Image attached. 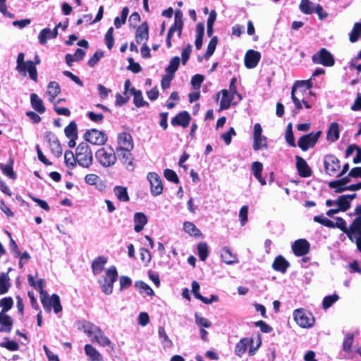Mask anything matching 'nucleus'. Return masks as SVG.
<instances>
[{
	"instance_id": "1",
	"label": "nucleus",
	"mask_w": 361,
	"mask_h": 361,
	"mask_svg": "<svg viewBox=\"0 0 361 361\" xmlns=\"http://www.w3.org/2000/svg\"><path fill=\"white\" fill-rule=\"evenodd\" d=\"M81 329L84 333L90 338L91 341L97 343L102 347H110L114 349L113 344L110 339L105 335L100 327L95 324L84 322L82 324Z\"/></svg>"
},
{
	"instance_id": "2",
	"label": "nucleus",
	"mask_w": 361,
	"mask_h": 361,
	"mask_svg": "<svg viewBox=\"0 0 361 361\" xmlns=\"http://www.w3.org/2000/svg\"><path fill=\"white\" fill-rule=\"evenodd\" d=\"M355 212L357 216L354 219L353 222L349 226H347L345 221L341 217H337L336 221L334 222V228H338L345 233L350 241L353 242L355 239L356 234L360 228L361 224V205L357 206Z\"/></svg>"
},
{
	"instance_id": "3",
	"label": "nucleus",
	"mask_w": 361,
	"mask_h": 361,
	"mask_svg": "<svg viewBox=\"0 0 361 361\" xmlns=\"http://www.w3.org/2000/svg\"><path fill=\"white\" fill-rule=\"evenodd\" d=\"M77 164L82 168H89L93 163V154L90 147L82 142L75 149Z\"/></svg>"
},
{
	"instance_id": "4",
	"label": "nucleus",
	"mask_w": 361,
	"mask_h": 361,
	"mask_svg": "<svg viewBox=\"0 0 361 361\" xmlns=\"http://www.w3.org/2000/svg\"><path fill=\"white\" fill-rule=\"evenodd\" d=\"M25 54L21 52L19 53L16 60V70L25 75L27 73L30 78L35 82L37 81V71L32 61H24Z\"/></svg>"
},
{
	"instance_id": "5",
	"label": "nucleus",
	"mask_w": 361,
	"mask_h": 361,
	"mask_svg": "<svg viewBox=\"0 0 361 361\" xmlns=\"http://www.w3.org/2000/svg\"><path fill=\"white\" fill-rule=\"evenodd\" d=\"M95 157L97 161L105 168L114 166L117 160L114 149L111 147L99 148L95 153Z\"/></svg>"
},
{
	"instance_id": "6",
	"label": "nucleus",
	"mask_w": 361,
	"mask_h": 361,
	"mask_svg": "<svg viewBox=\"0 0 361 361\" xmlns=\"http://www.w3.org/2000/svg\"><path fill=\"white\" fill-rule=\"evenodd\" d=\"M312 87L310 80H297L292 87L291 90V99L294 103L295 108L300 110L302 105L300 103V94L306 90H310Z\"/></svg>"
},
{
	"instance_id": "7",
	"label": "nucleus",
	"mask_w": 361,
	"mask_h": 361,
	"mask_svg": "<svg viewBox=\"0 0 361 361\" xmlns=\"http://www.w3.org/2000/svg\"><path fill=\"white\" fill-rule=\"evenodd\" d=\"M183 27V13L181 11H177L175 13V16H174V23L169 29L167 35H166V46L168 48L171 47V46H172L171 40H172L173 37L175 35H176V36L178 38L181 37Z\"/></svg>"
},
{
	"instance_id": "8",
	"label": "nucleus",
	"mask_w": 361,
	"mask_h": 361,
	"mask_svg": "<svg viewBox=\"0 0 361 361\" xmlns=\"http://www.w3.org/2000/svg\"><path fill=\"white\" fill-rule=\"evenodd\" d=\"M118 277L115 267H111L105 271V276L99 280V283L103 293L110 295L113 291L114 283Z\"/></svg>"
},
{
	"instance_id": "9",
	"label": "nucleus",
	"mask_w": 361,
	"mask_h": 361,
	"mask_svg": "<svg viewBox=\"0 0 361 361\" xmlns=\"http://www.w3.org/2000/svg\"><path fill=\"white\" fill-rule=\"evenodd\" d=\"M294 321L301 328L308 329L313 326L314 318L312 314L305 309L295 310L293 312Z\"/></svg>"
},
{
	"instance_id": "10",
	"label": "nucleus",
	"mask_w": 361,
	"mask_h": 361,
	"mask_svg": "<svg viewBox=\"0 0 361 361\" xmlns=\"http://www.w3.org/2000/svg\"><path fill=\"white\" fill-rule=\"evenodd\" d=\"M267 138L262 135V128L259 123H255L253 127V145L252 148L255 151L267 149Z\"/></svg>"
},
{
	"instance_id": "11",
	"label": "nucleus",
	"mask_w": 361,
	"mask_h": 361,
	"mask_svg": "<svg viewBox=\"0 0 361 361\" xmlns=\"http://www.w3.org/2000/svg\"><path fill=\"white\" fill-rule=\"evenodd\" d=\"M349 182V177H345L341 179L330 182L329 185L330 188H334L336 192H341L345 190L355 191L361 189V182L357 184L347 185Z\"/></svg>"
},
{
	"instance_id": "12",
	"label": "nucleus",
	"mask_w": 361,
	"mask_h": 361,
	"mask_svg": "<svg viewBox=\"0 0 361 361\" xmlns=\"http://www.w3.org/2000/svg\"><path fill=\"white\" fill-rule=\"evenodd\" d=\"M41 302L46 311L49 312L51 311V307H53L54 312L57 314L62 310L60 298L56 294L52 295L51 297H49L48 294L42 295L41 296Z\"/></svg>"
},
{
	"instance_id": "13",
	"label": "nucleus",
	"mask_w": 361,
	"mask_h": 361,
	"mask_svg": "<svg viewBox=\"0 0 361 361\" xmlns=\"http://www.w3.org/2000/svg\"><path fill=\"white\" fill-rule=\"evenodd\" d=\"M84 137L87 142L94 145H103L107 140L106 135L104 132L97 129L87 130Z\"/></svg>"
},
{
	"instance_id": "14",
	"label": "nucleus",
	"mask_w": 361,
	"mask_h": 361,
	"mask_svg": "<svg viewBox=\"0 0 361 361\" xmlns=\"http://www.w3.org/2000/svg\"><path fill=\"white\" fill-rule=\"evenodd\" d=\"M312 61L317 64L324 66H332L334 64V59L332 54L325 48L321 49L312 56Z\"/></svg>"
},
{
	"instance_id": "15",
	"label": "nucleus",
	"mask_w": 361,
	"mask_h": 361,
	"mask_svg": "<svg viewBox=\"0 0 361 361\" xmlns=\"http://www.w3.org/2000/svg\"><path fill=\"white\" fill-rule=\"evenodd\" d=\"M147 179L150 184V192L153 196H157L163 192V184L160 176L155 172H149Z\"/></svg>"
},
{
	"instance_id": "16",
	"label": "nucleus",
	"mask_w": 361,
	"mask_h": 361,
	"mask_svg": "<svg viewBox=\"0 0 361 361\" xmlns=\"http://www.w3.org/2000/svg\"><path fill=\"white\" fill-rule=\"evenodd\" d=\"M321 134L322 132L318 131L317 133H310L302 136L298 141L299 147H300L303 151H307L309 148L314 147Z\"/></svg>"
},
{
	"instance_id": "17",
	"label": "nucleus",
	"mask_w": 361,
	"mask_h": 361,
	"mask_svg": "<svg viewBox=\"0 0 361 361\" xmlns=\"http://www.w3.org/2000/svg\"><path fill=\"white\" fill-rule=\"evenodd\" d=\"M117 150L132 151L134 147L133 139L131 135L126 132L120 133L118 135Z\"/></svg>"
},
{
	"instance_id": "18",
	"label": "nucleus",
	"mask_w": 361,
	"mask_h": 361,
	"mask_svg": "<svg viewBox=\"0 0 361 361\" xmlns=\"http://www.w3.org/2000/svg\"><path fill=\"white\" fill-rule=\"evenodd\" d=\"M324 163L326 173L331 176L335 174L340 169L339 160L333 155L326 156Z\"/></svg>"
},
{
	"instance_id": "19",
	"label": "nucleus",
	"mask_w": 361,
	"mask_h": 361,
	"mask_svg": "<svg viewBox=\"0 0 361 361\" xmlns=\"http://www.w3.org/2000/svg\"><path fill=\"white\" fill-rule=\"evenodd\" d=\"M221 94V97L220 99V109L219 110L227 109L230 107L232 104V101L234 98L235 94H233L229 92L228 90H222L216 94L217 99H219Z\"/></svg>"
},
{
	"instance_id": "20",
	"label": "nucleus",
	"mask_w": 361,
	"mask_h": 361,
	"mask_svg": "<svg viewBox=\"0 0 361 361\" xmlns=\"http://www.w3.org/2000/svg\"><path fill=\"white\" fill-rule=\"evenodd\" d=\"M45 138L49 144L51 152L56 157H60L62 154V148L56 136L51 132H47L45 134Z\"/></svg>"
},
{
	"instance_id": "21",
	"label": "nucleus",
	"mask_w": 361,
	"mask_h": 361,
	"mask_svg": "<svg viewBox=\"0 0 361 361\" xmlns=\"http://www.w3.org/2000/svg\"><path fill=\"white\" fill-rule=\"evenodd\" d=\"M61 26V23L57 24L54 30L49 28H44L41 30L38 35L39 42L41 44H45L48 39H54L58 35V29Z\"/></svg>"
},
{
	"instance_id": "22",
	"label": "nucleus",
	"mask_w": 361,
	"mask_h": 361,
	"mask_svg": "<svg viewBox=\"0 0 361 361\" xmlns=\"http://www.w3.org/2000/svg\"><path fill=\"white\" fill-rule=\"evenodd\" d=\"M260 59L261 54L259 51L248 50L245 56V66L247 68H253L257 66Z\"/></svg>"
},
{
	"instance_id": "23",
	"label": "nucleus",
	"mask_w": 361,
	"mask_h": 361,
	"mask_svg": "<svg viewBox=\"0 0 361 361\" xmlns=\"http://www.w3.org/2000/svg\"><path fill=\"white\" fill-rule=\"evenodd\" d=\"M66 136L69 139L68 146L73 147L75 145V140L78 138L77 125L75 121H71L64 129Z\"/></svg>"
},
{
	"instance_id": "24",
	"label": "nucleus",
	"mask_w": 361,
	"mask_h": 361,
	"mask_svg": "<svg viewBox=\"0 0 361 361\" xmlns=\"http://www.w3.org/2000/svg\"><path fill=\"white\" fill-rule=\"evenodd\" d=\"M310 249V244L305 239H299L293 244L292 250L295 255L302 256L307 254Z\"/></svg>"
},
{
	"instance_id": "25",
	"label": "nucleus",
	"mask_w": 361,
	"mask_h": 361,
	"mask_svg": "<svg viewBox=\"0 0 361 361\" xmlns=\"http://www.w3.org/2000/svg\"><path fill=\"white\" fill-rule=\"evenodd\" d=\"M84 350L88 361H105L102 353L92 345L85 344Z\"/></svg>"
},
{
	"instance_id": "26",
	"label": "nucleus",
	"mask_w": 361,
	"mask_h": 361,
	"mask_svg": "<svg viewBox=\"0 0 361 361\" xmlns=\"http://www.w3.org/2000/svg\"><path fill=\"white\" fill-rule=\"evenodd\" d=\"M120 156V159L123 165H125L126 169L128 171H133L134 169V157L131 153V151L128 150H117Z\"/></svg>"
},
{
	"instance_id": "27",
	"label": "nucleus",
	"mask_w": 361,
	"mask_h": 361,
	"mask_svg": "<svg viewBox=\"0 0 361 361\" xmlns=\"http://www.w3.org/2000/svg\"><path fill=\"white\" fill-rule=\"evenodd\" d=\"M149 38V27L147 23H142L136 30L135 39L137 43L145 44Z\"/></svg>"
},
{
	"instance_id": "28",
	"label": "nucleus",
	"mask_w": 361,
	"mask_h": 361,
	"mask_svg": "<svg viewBox=\"0 0 361 361\" xmlns=\"http://www.w3.org/2000/svg\"><path fill=\"white\" fill-rule=\"evenodd\" d=\"M296 167L298 173L302 177H309L312 174V171L306 161L300 157H296Z\"/></svg>"
},
{
	"instance_id": "29",
	"label": "nucleus",
	"mask_w": 361,
	"mask_h": 361,
	"mask_svg": "<svg viewBox=\"0 0 361 361\" xmlns=\"http://www.w3.org/2000/svg\"><path fill=\"white\" fill-rule=\"evenodd\" d=\"M356 197V194L341 195L336 200L335 204L342 212L348 210L350 207V202Z\"/></svg>"
},
{
	"instance_id": "30",
	"label": "nucleus",
	"mask_w": 361,
	"mask_h": 361,
	"mask_svg": "<svg viewBox=\"0 0 361 361\" xmlns=\"http://www.w3.org/2000/svg\"><path fill=\"white\" fill-rule=\"evenodd\" d=\"M61 88L59 84L56 81L49 82L46 91V96L50 102H53L56 97L60 94Z\"/></svg>"
},
{
	"instance_id": "31",
	"label": "nucleus",
	"mask_w": 361,
	"mask_h": 361,
	"mask_svg": "<svg viewBox=\"0 0 361 361\" xmlns=\"http://www.w3.org/2000/svg\"><path fill=\"white\" fill-rule=\"evenodd\" d=\"M190 116L187 111H182L171 120V125L187 127L190 123Z\"/></svg>"
},
{
	"instance_id": "32",
	"label": "nucleus",
	"mask_w": 361,
	"mask_h": 361,
	"mask_svg": "<svg viewBox=\"0 0 361 361\" xmlns=\"http://www.w3.org/2000/svg\"><path fill=\"white\" fill-rule=\"evenodd\" d=\"M221 257L227 264H232L238 262L236 255L233 254L227 247L222 248L221 251Z\"/></svg>"
},
{
	"instance_id": "33",
	"label": "nucleus",
	"mask_w": 361,
	"mask_h": 361,
	"mask_svg": "<svg viewBox=\"0 0 361 361\" xmlns=\"http://www.w3.org/2000/svg\"><path fill=\"white\" fill-rule=\"evenodd\" d=\"M135 227L134 229L137 233H140L147 223V218L145 214L142 212L135 213L134 215Z\"/></svg>"
},
{
	"instance_id": "34",
	"label": "nucleus",
	"mask_w": 361,
	"mask_h": 361,
	"mask_svg": "<svg viewBox=\"0 0 361 361\" xmlns=\"http://www.w3.org/2000/svg\"><path fill=\"white\" fill-rule=\"evenodd\" d=\"M30 104L32 107L38 113L43 114L46 109L44 106L42 100L35 93L30 94Z\"/></svg>"
},
{
	"instance_id": "35",
	"label": "nucleus",
	"mask_w": 361,
	"mask_h": 361,
	"mask_svg": "<svg viewBox=\"0 0 361 361\" xmlns=\"http://www.w3.org/2000/svg\"><path fill=\"white\" fill-rule=\"evenodd\" d=\"M183 230L190 236L200 238L202 235L200 230L191 221H185L183 223Z\"/></svg>"
},
{
	"instance_id": "36",
	"label": "nucleus",
	"mask_w": 361,
	"mask_h": 361,
	"mask_svg": "<svg viewBox=\"0 0 361 361\" xmlns=\"http://www.w3.org/2000/svg\"><path fill=\"white\" fill-rule=\"evenodd\" d=\"M289 266L288 261L279 255L276 257L273 262L272 267L274 270L284 273Z\"/></svg>"
},
{
	"instance_id": "37",
	"label": "nucleus",
	"mask_w": 361,
	"mask_h": 361,
	"mask_svg": "<svg viewBox=\"0 0 361 361\" xmlns=\"http://www.w3.org/2000/svg\"><path fill=\"white\" fill-rule=\"evenodd\" d=\"M12 324V319L4 312H0V331H10Z\"/></svg>"
},
{
	"instance_id": "38",
	"label": "nucleus",
	"mask_w": 361,
	"mask_h": 361,
	"mask_svg": "<svg viewBox=\"0 0 361 361\" xmlns=\"http://www.w3.org/2000/svg\"><path fill=\"white\" fill-rule=\"evenodd\" d=\"M107 262V258L105 257H99L96 258L92 263V268L94 274H99L104 269Z\"/></svg>"
},
{
	"instance_id": "39",
	"label": "nucleus",
	"mask_w": 361,
	"mask_h": 361,
	"mask_svg": "<svg viewBox=\"0 0 361 361\" xmlns=\"http://www.w3.org/2000/svg\"><path fill=\"white\" fill-rule=\"evenodd\" d=\"M339 133L338 123L336 122L331 123L326 135L327 140L331 142L336 141L339 138Z\"/></svg>"
},
{
	"instance_id": "40",
	"label": "nucleus",
	"mask_w": 361,
	"mask_h": 361,
	"mask_svg": "<svg viewBox=\"0 0 361 361\" xmlns=\"http://www.w3.org/2000/svg\"><path fill=\"white\" fill-rule=\"evenodd\" d=\"M252 340H250L249 338H242L238 343H236L235 347V353L241 357L246 351L247 346L252 343Z\"/></svg>"
},
{
	"instance_id": "41",
	"label": "nucleus",
	"mask_w": 361,
	"mask_h": 361,
	"mask_svg": "<svg viewBox=\"0 0 361 361\" xmlns=\"http://www.w3.org/2000/svg\"><path fill=\"white\" fill-rule=\"evenodd\" d=\"M263 165L261 162L255 161L252 164V170L255 177L260 182L262 185H266V180L262 176Z\"/></svg>"
},
{
	"instance_id": "42",
	"label": "nucleus",
	"mask_w": 361,
	"mask_h": 361,
	"mask_svg": "<svg viewBox=\"0 0 361 361\" xmlns=\"http://www.w3.org/2000/svg\"><path fill=\"white\" fill-rule=\"evenodd\" d=\"M130 92L133 94V103L137 107H142L147 105V102L143 99L142 92L140 90H137L134 87H132L130 89Z\"/></svg>"
},
{
	"instance_id": "43",
	"label": "nucleus",
	"mask_w": 361,
	"mask_h": 361,
	"mask_svg": "<svg viewBox=\"0 0 361 361\" xmlns=\"http://www.w3.org/2000/svg\"><path fill=\"white\" fill-rule=\"evenodd\" d=\"M158 335L159 338L161 339V344L165 349L170 348L172 347L173 343L171 340L169 338L168 335L166 334L164 327H159Z\"/></svg>"
},
{
	"instance_id": "44",
	"label": "nucleus",
	"mask_w": 361,
	"mask_h": 361,
	"mask_svg": "<svg viewBox=\"0 0 361 361\" xmlns=\"http://www.w3.org/2000/svg\"><path fill=\"white\" fill-rule=\"evenodd\" d=\"M316 4L310 0H301L300 4V10L304 14H312L314 12Z\"/></svg>"
},
{
	"instance_id": "45",
	"label": "nucleus",
	"mask_w": 361,
	"mask_h": 361,
	"mask_svg": "<svg viewBox=\"0 0 361 361\" xmlns=\"http://www.w3.org/2000/svg\"><path fill=\"white\" fill-rule=\"evenodd\" d=\"M115 195L120 201L128 202L129 196L127 192V188L122 186H116L114 188Z\"/></svg>"
},
{
	"instance_id": "46",
	"label": "nucleus",
	"mask_w": 361,
	"mask_h": 361,
	"mask_svg": "<svg viewBox=\"0 0 361 361\" xmlns=\"http://www.w3.org/2000/svg\"><path fill=\"white\" fill-rule=\"evenodd\" d=\"M135 286L140 290V293H145L149 296H153L154 292L152 288L142 281H138L135 283Z\"/></svg>"
},
{
	"instance_id": "47",
	"label": "nucleus",
	"mask_w": 361,
	"mask_h": 361,
	"mask_svg": "<svg viewBox=\"0 0 361 361\" xmlns=\"http://www.w3.org/2000/svg\"><path fill=\"white\" fill-rule=\"evenodd\" d=\"M360 37H361V23H355L349 35V39L354 43L358 40Z\"/></svg>"
},
{
	"instance_id": "48",
	"label": "nucleus",
	"mask_w": 361,
	"mask_h": 361,
	"mask_svg": "<svg viewBox=\"0 0 361 361\" xmlns=\"http://www.w3.org/2000/svg\"><path fill=\"white\" fill-rule=\"evenodd\" d=\"M180 59L178 56L173 57L169 66L166 68V72L169 74L174 75L175 72L178 70Z\"/></svg>"
},
{
	"instance_id": "49",
	"label": "nucleus",
	"mask_w": 361,
	"mask_h": 361,
	"mask_svg": "<svg viewBox=\"0 0 361 361\" xmlns=\"http://www.w3.org/2000/svg\"><path fill=\"white\" fill-rule=\"evenodd\" d=\"M10 287L9 278L8 274L0 275V295L6 293Z\"/></svg>"
},
{
	"instance_id": "50",
	"label": "nucleus",
	"mask_w": 361,
	"mask_h": 361,
	"mask_svg": "<svg viewBox=\"0 0 361 361\" xmlns=\"http://www.w3.org/2000/svg\"><path fill=\"white\" fill-rule=\"evenodd\" d=\"M195 322L200 329L209 328L212 326V323L208 319L202 317L198 313L195 314Z\"/></svg>"
},
{
	"instance_id": "51",
	"label": "nucleus",
	"mask_w": 361,
	"mask_h": 361,
	"mask_svg": "<svg viewBox=\"0 0 361 361\" xmlns=\"http://www.w3.org/2000/svg\"><path fill=\"white\" fill-rule=\"evenodd\" d=\"M64 160L67 166L73 168L76 161V153H73L72 151H66L64 154Z\"/></svg>"
},
{
	"instance_id": "52",
	"label": "nucleus",
	"mask_w": 361,
	"mask_h": 361,
	"mask_svg": "<svg viewBox=\"0 0 361 361\" xmlns=\"http://www.w3.org/2000/svg\"><path fill=\"white\" fill-rule=\"evenodd\" d=\"M129 13V9L128 7H124L121 11V16L116 17L114 19V25L116 28H119L122 25L126 23L127 16Z\"/></svg>"
},
{
	"instance_id": "53",
	"label": "nucleus",
	"mask_w": 361,
	"mask_h": 361,
	"mask_svg": "<svg viewBox=\"0 0 361 361\" xmlns=\"http://www.w3.org/2000/svg\"><path fill=\"white\" fill-rule=\"evenodd\" d=\"M192 292L194 294L195 297L198 300H201L202 302H208L207 298L203 297L200 293V284L197 281H193L192 282Z\"/></svg>"
},
{
	"instance_id": "54",
	"label": "nucleus",
	"mask_w": 361,
	"mask_h": 361,
	"mask_svg": "<svg viewBox=\"0 0 361 361\" xmlns=\"http://www.w3.org/2000/svg\"><path fill=\"white\" fill-rule=\"evenodd\" d=\"M339 297L337 294L326 296L322 302V306L324 310L329 308L334 302L338 300Z\"/></svg>"
},
{
	"instance_id": "55",
	"label": "nucleus",
	"mask_w": 361,
	"mask_h": 361,
	"mask_svg": "<svg viewBox=\"0 0 361 361\" xmlns=\"http://www.w3.org/2000/svg\"><path fill=\"white\" fill-rule=\"evenodd\" d=\"M198 255L202 261H204L208 256V246L206 243H200L197 245Z\"/></svg>"
},
{
	"instance_id": "56",
	"label": "nucleus",
	"mask_w": 361,
	"mask_h": 361,
	"mask_svg": "<svg viewBox=\"0 0 361 361\" xmlns=\"http://www.w3.org/2000/svg\"><path fill=\"white\" fill-rule=\"evenodd\" d=\"M12 164L13 161L11 160L10 164L5 165L1 164H0V168L6 176L14 180L16 179V174L13 171Z\"/></svg>"
},
{
	"instance_id": "57",
	"label": "nucleus",
	"mask_w": 361,
	"mask_h": 361,
	"mask_svg": "<svg viewBox=\"0 0 361 361\" xmlns=\"http://www.w3.org/2000/svg\"><path fill=\"white\" fill-rule=\"evenodd\" d=\"M217 42H218V39L216 37H213L211 39L208 46H207V51L205 53V57L207 59L209 58L214 54V52L216 49V45H217Z\"/></svg>"
},
{
	"instance_id": "58",
	"label": "nucleus",
	"mask_w": 361,
	"mask_h": 361,
	"mask_svg": "<svg viewBox=\"0 0 361 361\" xmlns=\"http://www.w3.org/2000/svg\"><path fill=\"white\" fill-rule=\"evenodd\" d=\"M13 299L10 297L4 298L0 300V307L2 308V311L1 312H7L13 306Z\"/></svg>"
},
{
	"instance_id": "59",
	"label": "nucleus",
	"mask_w": 361,
	"mask_h": 361,
	"mask_svg": "<svg viewBox=\"0 0 361 361\" xmlns=\"http://www.w3.org/2000/svg\"><path fill=\"white\" fill-rule=\"evenodd\" d=\"M164 177L169 181L173 182L174 183H178L179 179L176 173L169 169H166L164 171Z\"/></svg>"
},
{
	"instance_id": "60",
	"label": "nucleus",
	"mask_w": 361,
	"mask_h": 361,
	"mask_svg": "<svg viewBox=\"0 0 361 361\" xmlns=\"http://www.w3.org/2000/svg\"><path fill=\"white\" fill-rule=\"evenodd\" d=\"M286 140L292 147L295 146L294 135L292 130V124L288 123L286 132Z\"/></svg>"
},
{
	"instance_id": "61",
	"label": "nucleus",
	"mask_w": 361,
	"mask_h": 361,
	"mask_svg": "<svg viewBox=\"0 0 361 361\" xmlns=\"http://www.w3.org/2000/svg\"><path fill=\"white\" fill-rule=\"evenodd\" d=\"M353 343V335L351 334H347L343 342V350L346 352L350 351Z\"/></svg>"
},
{
	"instance_id": "62",
	"label": "nucleus",
	"mask_w": 361,
	"mask_h": 361,
	"mask_svg": "<svg viewBox=\"0 0 361 361\" xmlns=\"http://www.w3.org/2000/svg\"><path fill=\"white\" fill-rule=\"evenodd\" d=\"M114 28L111 27L105 35V43L109 49H111L114 46V39L113 37Z\"/></svg>"
},
{
	"instance_id": "63",
	"label": "nucleus",
	"mask_w": 361,
	"mask_h": 361,
	"mask_svg": "<svg viewBox=\"0 0 361 361\" xmlns=\"http://www.w3.org/2000/svg\"><path fill=\"white\" fill-rule=\"evenodd\" d=\"M247 214H248V207L243 206L239 212V219L242 226H244L247 221Z\"/></svg>"
},
{
	"instance_id": "64",
	"label": "nucleus",
	"mask_w": 361,
	"mask_h": 361,
	"mask_svg": "<svg viewBox=\"0 0 361 361\" xmlns=\"http://www.w3.org/2000/svg\"><path fill=\"white\" fill-rule=\"evenodd\" d=\"M137 322L142 326H145L149 322V314L145 312H142L138 314Z\"/></svg>"
}]
</instances>
